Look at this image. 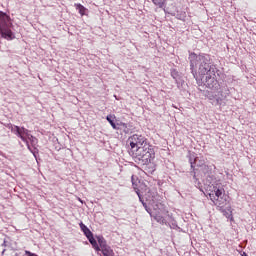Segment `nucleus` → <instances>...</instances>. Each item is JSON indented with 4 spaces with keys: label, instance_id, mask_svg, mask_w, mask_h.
Listing matches in <instances>:
<instances>
[{
    "label": "nucleus",
    "instance_id": "obj_1",
    "mask_svg": "<svg viewBox=\"0 0 256 256\" xmlns=\"http://www.w3.org/2000/svg\"><path fill=\"white\" fill-rule=\"evenodd\" d=\"M190 67L198 85H205L211 91H219V81L215 72V66L211 65L209 54H190Z\"/></svg>",
    "mask_w": 256,
    "mask_h": 256
},
{
    "label": "nucleus",
    "instance_id": "obj_2",
    "mask_svg": "<svg viewBox=\"0 0 256 256\" xmlns=\"http://www.w3.org/2000/svg\"><path fill=\"white\" fill-rule=\"evenodd\" d=\"M127 143L130 145V153L134 159H138V161H153L155 159V151L149 148L145 136L134 134L128 138Z\"/></svg>",
    "mask_w": 256,
    "mask_h": 256
},
{
    "label": "nucleus",
    "instance_id": "obj_3",
    "mask_svg": "<svg viewBox=\"0 0 256 256\" xmlns=\"http://www.w3.org/2000/svg\"><path fill=\"white\" fill-rule=\"evenodd\" d=\"M12 27H13V23H11V17H9L7 13L0 11L1 37H3L4 39H7L8 41H12V39H15V35L13 34V31H11Z\"/></svg>",
    "mask_w": 256,
    "mask_h": 256
},
{
    "label": "nucleus",
    "instance_id": "obj_4",
    "mask_svg": "<svg viewBox=\"0 0 256 256\" xmlns=\"http://www.w3.org/2000/svg\"><path fill=\"white\" fill-rule=\"evenodd\" d=\"M8 129H10V131L14 133V135H17V137H20L21 140L24 143H26L28 149H31V146L29 145V141H28V137L31 135L29 134V130H27L25 127H19L13 124H9Z\"/></svg>",
    "mask_w": 256,
    "mask_h": 256
},
{
    "label": "nucleus",
    "instance_id": "obj_5",
    "mask_svg": "<svg viewBox=\"0 0 256 256\" xmlns=\"http://www.w3.org/2000/svg\"><path fill=\"white\" fill-rule=\"evenodd\" d=\"M208 195L216 207H225V205H227V199L223 198V190L214 187V190Z\"/></svg>",
    "mask_w": 256,
    "mask_h": 256
},
{
    "label": "nucleus",
    "instance_id": "obj_6",
    "mask_svg": "<svg viewBox=\"0 0 256 256\" xmlns=\"http://www.w3.org/2000/svg\"><path fill=\"white\" fill-rule=\"evenodd\" d=\"M225 206L218 207V211H221L223 213V216L227 219H230V221H233V210L231 206H228L226 209H224Z\"/></svg>",
    "mask_w": 256,
    "mask_h": 256
},
{
    "label": "nucleus",
    "instance_id": "obj_7",
    "mask_svg": "<svg viewBox=\"0 0 256 256\" xmlns=\"http://www.w3.org/2000/svg\"><path fill=\"white\" fill-rule=\"evenodd\" d=\"M142 169H144V171L147 173H153L155 171V163L147 161L142 165Z\"/></svg>",
    "mask_w": 256,
    "mask_h": 256
},
{
    "label": "nucleus",
    "instance_id": "obj_8",
    "mask_svg": "<svg viewBox=\"0 0 256 256\" xmlns=\"http://www.w3.org/2000/svg\"><path fill=\"white\" fill-rule=\"evenodd\" d=\"M79 225H80L81 231L84 233L87 239H90V237H93V232H91V230L85 224H83V222H81Z\"/></svg>",
    "mask_w": 256,
    "mask_h": 256
},
{
    "label": "nucleus",
    "instance_id": "obj_9",
    "mask_svg": "<svg viewBox=\"0 0 256 256\" xmlns=\"http://www.w3.org/2000/svg\"><path fill=\"white\" fill-rule=\"evenodd\" d=\"M88 241L92 245L93 249H95V251H101V248L99 247L97 240H95V237L91 236L88 238Z\"/></svg>",
    "mask_w": 256,
    "mask_h": 256
},
{
    "label": "nucleus",
    "instance_id": "obj_10",
    "mask_svg": "<svg viewBox=\"0 0 256 256\" xmlns=\"http://www.w3.org/2000/svg\"><path fill=\"white\" fill-rule=\"evenodd\" d=\"M98 244V247H100V251H103V249H107V247H109L105 238H98Z\"/></svg>",
    "mask_w": 256,
    "mask_h": 256
},
{
    "label": "nucleus",
    "instance_id": "obj_11",
    "mask_svg": "<svg viewBox=\"0 0 256 256\" xmlns=\"http://www.w3.org/2000/svg\"><path fill=\"white\" fill-rule=\"evenodd\" d=\"M100 251H102V255L104 256H115V252H113V249H111L110 246Z\"/></svg>",
    "mask_w": 256,
    "mask_h": 256
},
{
    "label": "nucleus",
    "instance_id": "obj_12",
    "mask_svg": "<svg viewBox=\"0 0 256 256\" xmlns=\"http://www.w3.org/2000/svg\"><path fill=\"white\" fill-rule=\"evenodd\" d=\"M113 119H115V116H113V115H108L106 117V120L108 121V123H110L111 127H113L114 129H119V127H117V124H115Z\"/></svg>",
    "mask_w": 256,
    "mask_h": 256
},
{
    "label": "nucleus",
    "instance_id": "obj_13",
    "mask_svg": "<svg viewBox=\"0 0 256 256\" xmlns=\"http://www.w3.org/2000/svg\"><path fill=\"white\" fill-rule=\"evenodd\" d=\"M76 9H78L80 15H85V11H87V8H85V6L81 5V4H76Z\"/></svg>",
    "mask_w": 256,
    "mask_h": 256
},
{
    "label": "nucleus",
    "instance_id": "obj_14",
    "mask_svg": "<svg viewBox=\"0 0 256 256\" xmlns=\"http://www.w3.org/2000/svg\"><path fill=\"white\" fill-rule=\"evenodd\" d=\"M29 143H31L32 147H35V145H37V138L30 134L28 137V145Z\"/></svg>",
    "mask_w": 256,
    "mask_h": 256
},
{
    "label": "nucleus",
    "instance_id": "obj_15",
    "mask_svg": "<svg viewBox=\"0 0 256 256\" xmlns=\"http://www.w3.org/2000/svg\"><path fill=\"white\" fill-rule=\"evenodd\" d=\"M210 101H213V99H216L217 105H221V101H223V98L217 95H212L209 97Z\"/></svg>",
    "mask_w": 256,
    "mask_h": 256
},
{
    "label": "nucleus",
    "instance_id": "obj_16",
    "mask_svg": "<svg viewBox=\"0 0 256 256\" xmlns=\"http://www.w3.org/2000/svg\"><path fill=\"white\" fill-rule=\"evenodd\" d=\"M171 77H173V79H175L177 81V79H179V71L172 69L171 70Z\"/></svg>",
    "mask_w": 256,
    "mask_h": 256
},
{
    "label": "nucleus",
    "instance_id": "obj_17",
    "mask_svg": "<svg viewBox=\"0 0 256 256\" xmlns=\"http://www.w3.org/2000/svg\"><path fill=\"white\" fill-rule=\"evenodd\" d=\"M154 5H163V0H152Z\"/></svg>",
    "mask_w": 256,
    "mask_h": 256
},
{
    "label": "nucleus",
    "instance_id": "obj_18",
    "mask_svg": "<svg viewBox=\"0 0 256 256\" xmlns=\"http://www.w3.org/2000/svg\"><path fill=\"white\" fill-rule=\"evenodd\" d=\"M120 127H123L124 129H127V124L121 122L120 124H118Z\"/></svg>",
    "mask_w": 256,
    "mask_h": 256
},
{
    "label": "nucleus",
    "instance_id": "obj_19",
    "mask_svg": "<svg viewBox=\"0 0 256 256\" xmlns=\"http://www.w3.org/2000/svg\"><path fill=\"white\" fill-rule=\"evenodd\" d=\"M136 193H137L139 199H141V195L139 194V189L136 190Z\"/></svg>",
    "mask_w": 256,
    "mask_h": 256
},
{
    "label": "nucleus",
    "instance_id": "obj_20",
    "mask_svg": "<svg viewBox=\"0 0 256 256\" xmlns=\"http://www.w3.org/2000/svg\"><path fill=\"white\" fill-rule=\"evenodd\" d=\"M218 95H223V92H221V91H220V92H218Z\"/></svg>",
    "mask_w": 256,
    "mask_h": 256
},
{
    "label": "nucleus",
    "instance_id": "obj_21",
    "mask_svg": "<svg viewBox=\"0 0 256 256\" xmlns=\"http://www.w3.org/2000/svg\"><path fill=\"white\" fill-rule=\"evenodd\" d=\"M193 165H195V162H191V167H193Z\"/></svg>",
    "mask_w": 256,
    "mask_h": 256
},
{
    "label": "nucleus",
    "instance_id": "obj_22",
    "mask_svg": "<svg viewBox=\"0 0 256 256\" xmlns=\"http://www.w3.org/2000/svg\"><path fill=\"white\" fill-rule=\"evenodd\" d=\"M133 179H134V178H133V176H132V185H135V182H133Z\"/></svg>",
    "mask_w": 256,
    "mask_h": 256
},
{
    "label": "nucleus",
    "instance_id": "obj_23",
    "mask_svg": "<svg viewBox=\"0 0 256 256\" xmlns=\"http://www.w3.org/2000/svg\"><path fill=\"white\" fill-rule=\"evenodd\" d=\"M242 256H248L246 253H244Z\"/></svg>",
    "mask_w": 256,
    "mask_h": 256
}]
</instances>
